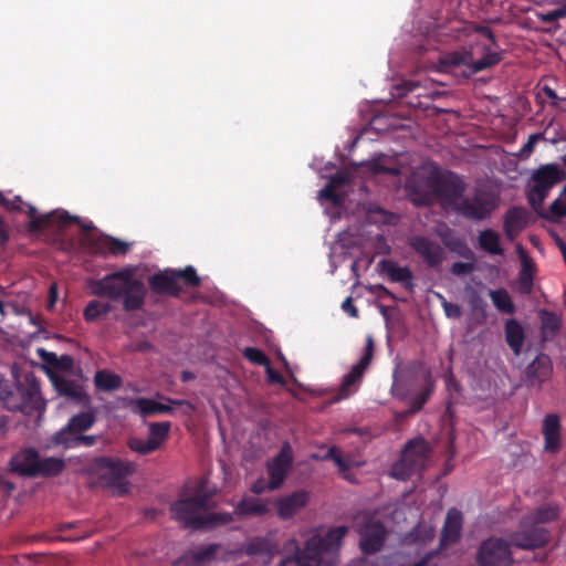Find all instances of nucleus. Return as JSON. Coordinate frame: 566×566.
<instances>
[{"label": "nucleus", "instance_id": "obj_40", "mask_svg": "<svg viewBox=\"0 0 566 566\" xmlns=\"http://www.w3.org/2000/svg\"><path fill=\"white\" fill-rule=\"evenodd\" d=\"M135 403L143 416L172 412V408L169 405L157 402L150 398H138Z\"/></svg>", "mask_w": 566, "mask_h": 566}, {"label": "nucleus", "instance_id": "obj_39", "mask_svg": "<svg viewBox=\"0 0 566 566\" xmlns=\"http://www.w3.org/2000/svg\"><path fill=\"white\" fill-rule=\"evenodd\" d=\"M541 334L543 339H548L556 335V333L560 328V319L559 317L549 311L543 310L541 311Z\"/></svg>", "mask_w": 566, "mask_h": 566}, {"label": "nucleus", "instance_id": "obj_26", "mask_svg": "<svg viewBox=\"0 0 566 566\" xmlns=\"http://www.w3.org/2000/svg\"><path fill=\"white\" fill-rule=\"evenodd\" d=\"M527 211L522 207H512L505 212L503 229L510 241H513L527 226Z\"/></svg>", "mask_w": 566, "mask_h": 566}, {"label": "nucleus", "instance_id": "obj_32", "mask_svg": "<svg viewBox=\"0 0 566 566\" xmlns=\"http://www.w3.org/2000/svg\"><path fill=\"white\" fill-rule=\"evenodd\" d=\"M269 512V507L260 499L243 497L234 506L233 514L238 516H262Z\"/></svg>", "mask_w": 566, "mask_h": 566}, {"label": "nucleus", "instance_id": "obj_14", "mask_svg": "<svg viewBox=\"0 0 566 566\" xmlns=\"http://www.w3.org/2000/svg\"><path fill=\"white\" fill-rule=\"evenodd\" d=\"M374 356V339L370 335L366 338L364 354L360 359L352 367L348 374L343 378L339 394L335 400H340L349 397L353 392L352 388L356 386L364 377L367 368L369 367Z\"/></svg>", "mask_w": 566, "mask_h": 566}, {"label": "nucleus", "instance_id": "obj_23", "mask_svg": "<svg viewBox=\"0 0 566 566\" xmlns=\"http://www.w3.org/2000/svg\"><path fill=\"white\" fill-rule=\"evenodd\" d=\"M552 370L551 358L546 354H538L526 367L525 377L527 385L539 387L549 378Z\"/></svg>", "mask_w": 566, "mask_h": 566}, {"label": "nucleus", "instance_id": "obj_62", "mask_svg": "<svg viewBox=\"0 0 566 566\" xmlns=\"http://www.w3.org/2000/svg\"><path fill=\"white\" fill-rule=\"evenodd\" d=\"M475 31L483 34L492 44L496 43L495 35L489 27L478 25Z\"/></svg>", "mask_w": 566, "mask_h": 566}, {"label": "nucleus", "instance_id": "obj_25", "mask_svg": "<svg viewBox=\"0 0 566 566\" xmlns=\"http://www.w3.org/2000/svg\"><path fill=\"white\" fill-rule=\"evenodd\" d=\"M463 524L462 513L452 507L448 511L440 536V545L449 546L455 544L461 537Z\"/></svg>", "mask_w": 566, "mask_h": 566}, {"label": "nucleus", "instance_id": "obj_15", "mask_svg": "<svg viewBox=\"0 0 566 566\" xmlns=\"http://www.w3.org/2000/svg\"><path fill=\"white\" fill-rule=\"evenodd\" d=\"M551 538L549 531L543 526H524L521 520V530L510 536V543L521 549H536L545 546Z\"/></svg>", "mask_w": 566, "mask_h": 566}, {"label": "nucleus", "instance_id": "obj_33", "mask_svg": "<svg viewBox=\"0 0 566 566\" xmlns=\"http://www.w3.org/2000/svg\"><path fill=\"white\" fill-rule=\"evenodd\" d=\"M66 464L65 461L61 458L48 457L41 458L39 457L36 469H35V478H53L61 474Z\"/></svg>", "mask_w": 566, "mask_h": 566}, {"label": "nucleus", "instance_id": "obj_61", "mask_svg": "<svg viewBox=\"0 0 566 566\" xmlns=\"http://www.w3.org/2000/svg\"><path fill=\"white\" fill-rule=\"evenodd\" d=\"M413 403H415V398H410L408 401L409 408L407 410L397 412L395 415L396 420L402 421L403 419L416 415L418 411H411V410H413Z\"/></svg>", "mask_w": 566, "mask_h": 566}, {"label": "nucleus", "instance_id": "obj_38", "mask_svg": "<svg viewBox=\"0 0 566 566\" xmlns=\"http://www.w3.org/2000/svg\"><path fill=\"white\" fill-rule=\"evenodd\" d=\"M102 440H103L102 434L80 433V434H75L74 437L72 436L69 439L60 440V442L54 443L53 446H62L64 449H75V448H80V447L90 448V447L95 446L98 441H102Z\"/></svg>", "mask_w": 566, "mask_h": 566}, {"label": "nucleus", "instance_id": "obj_21", "mask_svg": "<svg viewBox=\"0 0 566 566\" xmlns=\"http://www.w3.org/2000/svg\"><path fill=\"white\" fill-rule=\"evenodd\" d=\"M409 244L429 266L436 268L442 262L443 249L437 242L422 235H416L411 238Z\"/></svg>", "mask_w": 566, "mask_h": 566}, {"label": "nucleus", "instance_id": "obj_10", "mask_svg": "<svg viewBox=\"0 0 566 566\" xmlns=\"http://www.w3.org/2000/svg\"><path fill=\"white\" fill-rule=\"evenodd\" d=\"M565 179L566 172L558 164H545L535 169L531 176L533 185L527 195L531 207L538 212L549 190Z\"/></svg>", "mask_w": 566, "mask_h": 566}, {"label": "nucleus", "instance_id": "obj_7", "mask_svg": "<svg viewBox=\"0 0 566 566\" xmlns=\"http://www.w3.org/2000/svg\"><path fill=\"white\" fill-rule=\"evenodd\" d=\"M87 470L96 476L99 486L112 489L115 495L123 496L129 492L130 483L127 476L132 475L136 468L132 462L102 455L95 458Z\"/></svg>", "mask_w": 566, "mask_h": 566}, {"label": "nucleus", "instance_id": "obj_54", "mask_svg": "<svg viewBox=\"0 0 566 566\" xmlns=\"http://www.w3.org/2000/svg\"><path fill=\"white\" fill-rule=\"evenodd\" d=\"M450 271L453 275L457 276L470 274L474 271V264L471 262L458 261L451 265Z\"/></svg>", "mask_w": 566, "mask_h": 566}, {"label": "nucleus", "instance_id": "obj_63", "mask_svg": "<svg viewBox=\"0 0 566 566\" xmlns=\"http://www.w3.org/2000/svg\"><path fill=\"white\" fill-rule=\"evenodd\" d=\"M348 566H378V564L367 557H360L352 560Z\"/></svg>", "mask_w": 566, "mask_h": 566}, {"label": "nucleus", "instance_id": "obj_20", "mask_svg": "<svg viewBox=\"0 0 566 566\" xmlns=\"http://www.w3.org/2000/svg\"><path fill=\"white\" fill-rule=\"evenodd\" d=\"M39 457L40 453L35 448H23L10 459V469L22 476L35 478Z\"/></svg>", "mask_w": 566, "mask_h": 566}, {"label": "nucleus", "instance_id": "obj_3", "mask_svg": "<svg viewBox=\"0 0 566 566\" xmlns=\"http://www.w3.org/2000/svg\"><path fill=\"white\" fill-rule=\"evenodd\" d=\"M392 376V395L400 400H406L411 392L417 391L411 397L415 398L412 411H420L434 390L431 371L421 361H412L396 368Z\"/></svg>", "mask_w": 566, "mask_h": 566}, {"label": "nucleus", "instance_id": "obj_8", "mask_svg": "<svg viewBox=\"0 0 566 566\" xmlns=\"http://www.w3.org/2000/svg\"><path fill=\"white\" fill-rule=\"evenodd\" d=\"M430 452L431 448L423 438L408 441L400 459L391 468V475L397 480H408L424 468Z\"/></svg>", "mask_w": 566, "mask_h": 566}, {"label": "nucleus", "instance_id": "obj_47", "mask_svg": "<svg viewBox=\"0 0 566 566\" xmlns=\"http://www.w3.org/2000/svg\"><path fill=\"white\" fill-rule=\"evenodd\" d=\"M542 217L549 221L558 222L562 218L566 217V202L558 196Z\"/></svg>", "mask_w": 566, "mask_h": 566}, {"label": "nucleus", "instance_id": "obj_18", "mask_svg": "<svg viewBox=\"0 0 566 566\" xmlns=\"http://www.w3.org/2000/svg\"><path fill=\"white\" fill-rule=\"evenodd\" d=\"M292 463V449L291 446L285 442L274 459L268 463L270 491L279 489L284 483Z\"/></svg>", "mask_w": 566, "mask_h": 566}, {"label": "nucleus", "instance_id": "obj_4", "mask_svg": "<svg viewBox=\"0 0 566 566\" xmlns=\"http://www.w3.org/2000/svg\"><path fill=\"white\" fill-rule=\"evenodd\" d=\"M209 495L197 493L193 496L180 499L171 504L170 513L174 520L185 528L210 531L233 521L231 513H206Z\"/></svg>", "mask_w": 566, "mask_h": 566}, {"label": "nucleus", "instance_id": "obj_30", "mask_svg": "<svg viewBox=\"0 0 566 566\" xmlns=\"http://www.w3.org/2000/svg\"><path fill=\"white\" fill-rule=\"evenodd\" d=\"M348 182V175L343 171H338L333 175L327 185L319 190V198L331 201L334 206L343 203V196L337 193V189L342 188Z\"/></svg>", "mask_w": 566, "mask_h": 566}, {"label": "nucleus", "instance_id": "obj_46", "mask_svg": "<svg viewBox=\"0 0 566 566\" xmlns=\"http://www.w3.org/2000/svg\"><path fill=\"white\" fill-rule=\"evenodd\" d=\"M518 290L523 294H530L533 290V265L527 261L523 262L518 274Z\"/></svg>", "mask_w": 566, "mask_h": 566}, {"label": "nucleus", "instance_id": "obj_45", "mask_svg": "<svg viewBox=\"0 0 566 566\" xmlns=\"http://www.w3.org/2000/svg\"><path fill=\"white\" fill-rule=\"evenodd\" d=\"M465 292L468 295V304L470 305L472 312L476 315H480L482 318H485L486 303L481 294L470 285L465 286Z\"/></svg>", "mask_w": 566, "mask_h": 566}, {"label": "nucleus", "instance_id": "obj_58", "mask_svg": "<svg viewBox=\"0 0 566 566\" xmlns=\"http://www.w3.org/2000/svg\"><path fill=\"white\" fill-rule=\"evenodd\" d=\"M250 491L253 493V494H262L264 493L265 491H270V481L266 482L265 480L263 479H258L256 481H254L251 486H250Z\"/></svg>", "mask_w": 566, "mask_h": 566}, {"label": "nucleus", "instance_id": "obj_13", "mask_svg": "<svg viewBox=\"0 0 566 566\" xmlns=\"http://www.w3.org/2000/svg\"><path fill=\"white\" fill-rule=\"evenodd\" d=\"M510 541L500 537H489L481 542L475 560L479 566H512L513 553Z\"/></svg>", "mask_w": 566, "mask_h": 566}, {"label": "nucleus", "instance_id": "obj_5", "mask_svg": "<svg viewBox=\"0 0 566 566\" xmlns=\"http://www.w3.org/2000/svg\"><path fill=\"white\" fill-rule=\"evenodd\" d=\"M0 400L8 410L21 411L28 416L45 409L40 380L32 373L18 377L14 386L0 381Z\"/></svg>", "mask_w": 566, "mask_h": 566}, {"label": "nucleus", "instance_id": "obj_57", "mask_svg": "<svg viewBox=\"0 0 566 566\" xmlns=\"http://www.w3.org/2000/svg\"><path fill=\"white\" fill-rule=\"evenodd\" d=\"M543 138L542 134H532L521 149L522 155H528L534 150L535 144Z\"/></svg>", "mask_w": 566, "mask_h": 566}, {"label": "nucleus", "instance_id": "obj_2", "mask_svg": "<svg viewBox=\"0 0 566 566\" xmlns=\"http://www.w3.org/2000/svg\"><path fill=\"white\" fill-rule=\"evenodd\" d=\"M406 188L410 200L417 206H428L439 199L454 209L465 191V184L458 175L448 171L410 179Z\"/></svg>", "mask_w": 566, "mask_h": 566}, {"label": "nucleus", "instance_id": "obj_41", "mask_svg": "<svg viewBox=\"0 0 566 566\" xmlns=\"http://www.w3.org/2000/svg\"><path fill=\"white\" fill-rule=\"evenodd\" d=\"M502 60L501 53L491 51L489 48H485L483 51V56L478 61H471V73H479L486 69H490L496 64H499Z\"/></svg>", "mask_w": 566, "mask_h": 566}, {"label": "nucleus", "instance_id": "obj_28", "mask_svg": "<svg viewBox=\"0 0 566 566\" xmlns=\"http://www.w3.org/2000/svg\"><path fill=\"white\" fill-rule=\"evenodd\" d=\"M378 265L391 282L401 283L407 290H412L413 275L408 266H399L390 260H381Z\"/></svg>", "mask_w": 566, "mask_h": 566}, {"label": "nucleus", "instance_id": "obj_55", "mask_svg": "<svg viewBox=\"0 0 566 566\" xmlns=\"http://www.w3.org/2000/svg\"><path fill=\"white\" fill-rule=\"evenodd\" d=\"M24 205L23 200L20 196H15L12 199H8L3 202L1 207L7 209L10 212H21L23 211L22 206Z\"/></svg>", "mask_w": 566, "mask_h": 566}, {"label": "nucleus", "instance_id": "obj_31", "mask_svg": "<svg viewBox=\"0 0 566 566\" xmlns=\"http://www.w3.org/2000/svg\"><path fill=\"white\" fill-rule=\"evenodd\" d=\"M559 510L556 505L545 504L523 516L524 526H541L558 518Z\"/></svg>", "mask_w": 566, "mask_h": 566}, {"label": "nucleus", "instance_id": "obj_6", "mask_svg": "<svg viewBox=\"0 0 566 566\" xmlns=\"http://www.w3.org/2000/svg\"><path fill=\"white\" fill-rule=\"evenodd\" d=\"M348 527L340 525L331 528L324 536L310 537L303 549L297 545L293 555L282 558L280 566H321L324 554L338 552Z\"/></svg>", "mask_w": 566, "mask_h": 566}, {"label": "nucleus", "instance_id": "obj_24", "mask_svg": "<svg viewBox=\"0 0 566 566\" xmlns=\"http://www.w3.org/2000/svg\"><path fill=\"white\" fill-rule=\"evenodd\" d=\"M54 389L60 396H64L73 401L88 403L90 397L84 391L82 385L76 380L61 375H53L51 377Z\"/></svg>", "mask_w": 566, "mask_h": 566}, {"label": "nucleus", "instance_id": "obj_9", "mask_svg": "<svg viewBox=\"0 0 566 566\" xmlns=\"http://www.w3.org/2000/svg\"><path fill=\"white\" fill-rule=\"evenodd\" d=\"M189 287H197L201 280L197 275L195 268L187 266L184 270H165L151 275L148 280L151 292L165 296L178 297L181 293L179 281Z\"/></svg>", "mask_w": 566, "mask_h": 566}, {"label": "nucleus", "instance_id": "obj_44", "mask_svg": "<svg viewBox=\"0 0 566 566\" xmlns=\"http://www.w3.org/2000/svg\"><path fill=\"white\" fill-rule=\"evenodd\" d=\"M170 422H151L149 424V441L157 443V448L159 449L163 442L168 438L170 431Z\"/></svg>", "mask_w": 566, "mask_h": 566}, {"label": "nucleus", "instance_id": "obj_52", "mask_svg": "<svg viewBox=\"0 0 566 566\" xmlns=\"http://www.w3.org/2000/svg\"><path fill=\"white\" fill-rule=\"evenodd\" d=\"M541 20L546 23L558 21L559 19L566 18V4L548 10L539 15Z\"/></svg>", "mask_w": 566, "mask_h": 566}, {"label": "nucleus", "instance_id": "obj_43", "mask_svg": "<svg viewBox=\"0 0 566 566\" xmlns=\"http://www.w3.org/2000/svg\"><path fill=\"white\" fill-rule=\"evenodd\" d=\"M111 311L112 305L109 303L92 300L85 306L83 315L87 322H94L102 316H106Z\"/></svg>", "mask_w": 566, "mask_h": 566}, {"label": "nucleus", "instance_id": "obj_1", "mask_svg": "<svg viewBox=\"0 0 566 566\" xmlns=\"http://www.w3.org/2000/svg\"><path fill=\"white\" fill-rule=\"evenodd\" d=\"M91 293L111 301H122L125 312H135L143 307L147 295L144 282L135 277V268L126 266L109 273L88 284Z\"/></svg>", "mask_w": 566, "mask_h": 566}, {"label": "nucleus", "instance_id": "obj_56", "mask_svg": "<svg viewBox=\"0 0 566 566\" xmlns=\"http://www.w3.org/2000/svg\"><path fill=\"white\" fill-rule=\"evenodd\" d=\"M51 214H46L31 219L29 222V230L33 232L40 231L45 224L51 223Z\"/></svg>", "mask_w": 566, "mask_h": 566}, {"label": "nucleus", "instance_id": "obj_60", "mask_svg": "<svg viewBox=\"0 0 566 566\" xmlns=\"http://www.w3.org/2000/svg\"><path fill=\"white\" fill-rule=\"evenodd\" d=\"M266 366V376H268V380L270 382H273V384H281L283 385L285 381H284V378L283 376L277 373L276 370H274L270 364L269 365H265Z\"/></svg>", "mask_w": 566, "mask_h": 566}, {"label": "nucleus", "instance_id": "obj_17", "mask_svg": "<svg viewBox=\"0 0 566 566\" xmlns=\"http://www.w3.org/2000/svg\"><path fill=\"white\" fill-rule=\"evenodd\" d=\"M86 247L90 253L93 255H125L130 249V243L122 241L117 238H113L111 235L98 234L87 237Z\"/></svg>", "mask_w": 566, "mask_h": 566}, {"label": "nucleus", "instance_id": "obj_50", "mask_svg": "<svg viewBox=\"0 0 566 566\" xmlns=\"http://www.w3.org/2000/svg\"><path fill=\"white\" fill-rule=\"evenodd\" d=\"M438 297L441 301V306L448 318L458 319L462 316V310L458 304L447 301L441 294H438Z\"/></svg>", "mask_w": 566, "mask_h": 566}, {"label": "nucleus", "instance_id": "obj_19", "mask_svg": "<svg viewBox=\"0 0 566 566\" xmlns=\"http://www.w3.org/2000/svg\"><path fill=\"white\" fill-rule=\"evenodd\" d=\"M310 501V493L305 490H297L281 496L275 500L274 505L276 507L277 516L281 520L292 518L303 507L307 505Z\"/></svg>", "mask_w": 566, "mask_h": 566}, {"label": "nucleus", "instance_id": "obj_59", "mask_svg": "<svg viewBox=\"0 0 566 566\" xmlns=\"http://www.w3.org/2000/svg\"><path fill=\"white\" fill-rule=\"evenodd\" d=\"M342 310L346 312L350 317H358V310L354 305V301L350 296L346 297L342 303Z\"/></svg>", "mask_w": 566, "mask_h": 566}, {"label": "nucleus", "instance_id": "obj_42", "mask_svg": "<svg viewBox=\"0 0 566 566\" xmlns=\"http://www.w3.org/2000/svg\"><path fill=\"white\" fill-rule=\"evenodd\" d=\"M490 296L497 311L506 314L514 313L515 307L506 290H490Z\"/></svg>", "mask_w": 566, "mask_h": 566}, {"label": "nucleus", "instance_id": "obj_34", "mask_svg": "<svg viewBox=\"0 0 566 566\" xmlns=\"http://www.w3.org/2000/svg\"><path fill=\"white\" fill-rule=\"evenodd\" d=\"M94 385L97 390L111 392L122 387L123 379L115 373H112L107 369H101L97 370L94 375Z\"/></svg>", "mask_w": 566, "mask_h": 566}, {"label": "nucleus", "instance_id": "obj_64", "mask_svg": "<svg viewBox=\"0 0 566 566\" xmlns=\"http://www.w3.org/2000/svg\"><path fill=\"white\" fill-rule=\"evenodd\" d=\"M543 93H544V94H545L549 99L554 101V105H557V101L559 99V97L557 96L556 92H555L552 87H549V86L545 85V86L543 87Z\"/></svg>", "mask_w": 566, "mask_h": 566}, {"label": "nucleus", "instance_id": "obj_12", "mask_svg": "<svg viewBox=\"0 0 566 566\" xmlns=\"http://www.w3.org/2000/svg\"><path fill=\"white\" fill-rule=\"evenodd\" d=\"M496 207L497 199L493 193L475 189L471 197L462 195L454 210L468 220L479 221L486 219Z\"/></svg>", "mask_w": 566, "mask_h": 566}, {"label": "nucleus", "instance_id": "obj_49", "mask_svg": "<svg viewBox=\"0 0 566 566\" xmlns=\"http://www.w3.org/2000/svg\"><path fill=\"white\" fill-rule=\"evenodd\" d=\"M243 356L260 366H265L270 364L268 356L256 347H245L243 350Z\"/></svg>", "mask_w": 566, "mask_h": 566}, {"label": "nucleus", "instance_id": "obj_37", "mask_svg": "<svg viewBox=\"0 0 566 566\" xmlns=\"http://www.w3.org/2000/svg\"><path fill=\"white\" fill-rule=\"evenodd\" d=\"M500 240V234L492 229H485L479 234L480 248L492 255H502L504 253V250L501 248Z\"/></svg>", "mask_w": 566, "mask_h": 566}, {"label": "nucleus", "instance_id": "obj_53", "mask_svg": "<svg viewBox=\"0 0 566 566\" xmlns=\"http://www.w3.org/2000/svg\"><path fill=\"white\" fill-rule=\"evenodd\" d=\"M324 459L333 460L340 472H345L348 470V464L343 459V457L340 455V453L336 447L329 448V450L325 454Z\"/></svg>", "mask_w": 566, "mask_h": 566}, {"label": "nucleus", "instance_id": "obj_16", "mask_svg": "<svg viewBox=\"0 0 566 566\" xmlns=\"http://www.w3.org/2000/svg\"><path fill=\"white\" fill-rule=\"evenodd\" d=\"M96 422V412L93 409H88L85 411H81L78 413L73 415L67 423L56 431L51 437V443H57L60 440L69 439L72 436L84 433L90 430L94 423Z\"/></svg>", "mask_w": 566, "mask_h": 566}, {"label": "nucleus", "instance_id": "obj_48", "mask_svg": "<svg viewBox=\"0 0 566 566\" xmlns=\"http://www.w3.org/2000/svg\"><path fill=\"white\" fill-rule=\"evenodd\" d=\"M128 446L130 450L139 453V454H149L156 450L157 443L149 441V439L143 440V439H132L128 442Z\"/></svg>", "mask_w": 566, "mask_h": 566}, {"label": "nucleus", "instance_id": "obj_29", "mask_svg": "<svg viewBox=\"0 0 566 566\" xmlns=\"http://www.w3.org/2000/svg\"><path fill=\"white\" fill-rule=\"evenodd\" d=\"M504 334L506 344L514 355L518 356L525 340V331L522 324L515 318L507 319L504 324Z\"/></svg>", "mask_w": 566, "mask_h": 566}, {"label": "nucleus", "instance_id": "obj_36", "mask_svg": "<svg viewBox=\"0 0 566 566\" xmlns=\"http://www.w3.org/2000/svg\"><path fill=\"white\" fill-rule=\"evenodd\" d=\"M276 545L269 536H256L251 538L245 545L247 555H272L276 551Z\"/></svg>", "mask_w": 566, "mask_h": 566}, {"label": "nucleus", "instance_id": "obj_35", "mask_svg": "<svg viewBox=\"0 0 566 566\" xmlns=\"http://www.w3.org/2000/svg\"><path fill=\"white\" fill-rule=\"evenodd\" d=\"M472 52L471 51H452L444 53L439 62L443 71H449L460 65H467L471 69Z\"/></svg>", "mask_w": 566, "mask_h": 566}, {"label": "nucleus", "instance_id": "obj_27", "mask_svg": "<svg viewBox=\"0 0 566 566\" xmlns=\"http://www.w3.org/2000/svg\"><path fill=\"white\" fill-rule=\"evenodd\" d=\"M219 549L220 545L213 543L203 548L187 552L177 559L175 566H205L216 557Z\"/></svg>", "mask_w": 566, "mask_h": 566}, {"label": "nucleus", "instance_id": "obj_51", "mask_svg": "<svg viewBox=\"0 0 566 566\" xmlns=\"http://www.w3.org/2000/svg\"><path fill=\"white\" fill-rule=\"evenodd\" d=\"M411 536L413 537L415 541L426 543L433 539L434 531L430 526L419 524L413 528Z\"/></svg>", "mask_w": 566, "mask_h": 566}, {"label": "nucleus", "instance_id": "obj_11", "mask_svg": "<svg viewBox=\"0 0 566 566\" xmlns=\"http://www.w3.org/2000/svg\"><path fill=\"white\" fill-rule=\"evenodd\" d=\"M355 530L359 535V548L365 555L376 554L382 548L387 530L381 521L363 514L356 517Z\"/></svg>", "mask_w": 566, "mask_h": 566}, {"label": "nucleus", "instance_id": "obj_22", "mask_svg": "<svg viewBox=\"0 0 566 566\" xmlns=\"http://www.w3.org/2000/svg\"><path fill=\"white\" fill-rule=\"evenodd\" d=\"M560 431L562 424L558 415L547 413L542 422V434L544 437L545 451L557 453L560 450Z\"/></svg>", "mask_w": 566, "mask_h": 566}]
</instances>
